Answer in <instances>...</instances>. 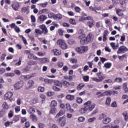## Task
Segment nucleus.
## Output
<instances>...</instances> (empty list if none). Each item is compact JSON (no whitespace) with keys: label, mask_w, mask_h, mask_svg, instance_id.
<instances>
[{"label":"nucleus","mask_w":128,"mask_h":128,"mask_svg":"<svg viewBox=\"0 0 128 128\" xmlns=\"http://www.w3.org/2000/svg\"><path fill=\"white\" fill-rule=\"evenodd\" d=\"M84 106H86L84 108H82L80 110L81 112H86L88 110L92 112L94 108H96V104H92V101H88L84 104Z\"/></svg>","instance_id":"nucleus-1"},{"label":"nucleus","mask_w":128,"mask_h":128,"mask_svg":"<svg viewBox=\"0 0 128 128\" xmlns=\"http://www.w3.org/2000/svg\"><path fill=\"white\" fill-rule=\"evenodd\" d=\"M28 8L26 7H24L22 9V12L23 14H28Z\"/></svg>","instance_id":"nucleus-25"},{"label":"nucleus","mask_w":128,"mask_h":128,"mask_svg":"<svg viewBox=\"0 0 128 128\" xmlns=\"http://www.w3.org/2000/svg\"><path fill=\"white\" fill-rule=\"evenodd\" d=\"M87 24L88 25L89 28H92V26H94V21L90 18V20H89V21L87 22Z\"/></svg>","instance_id":"nucleus-11"},{"label":"nucleus","mask_w":128,"mask_h":128,"mask_svg":"<svg viewBox=\"0 0 128 128\" xmlns=\"http://www.w3.org/2000/svg\"><path fill=\"white\" fill-rule=\"evenodd\" d=\"M28 112H36V109H34L33 108H29V110H28Z\"/></svg>","instance_id":"nucleus-53"},{"label":"nucleus","mask_w":128,"mask_h":128,"mask_svg":"<svg viewBox=\"0 0 128 128\" xmlns=\"http://www.w3.org/2000/svg\"><path fill=\"white\" fill-rule=\"evenodd\" d=\"M70 62H72V64H76L78 62V60L74 58H71Z\"/></svg>","instance_id":"nucleus-55"},{"label":"nucleus","mask_w":128,"mask_h":128,"mask_svg":"<svg viewBox=\"0 0 128 128\" xmlns=\"http://www.w3.org/2000/svg\"><path fill=\"white\" fill-rule=\"evenodd\" d=\"M112 92L110 90L106 91L102 93V96H112Z\"/></svg>","instance_id":"nucleus-21"},{"label":"nucleus","mask_w":128,"mask_h":128,"mask_svg":"<svg viewBox=\"0 0 128 128\" xmlns=\"http://www.w3.org/2000/svg\"><path fill=\"white\" fill-rule=\"evenodd\" d=\"M57 44L62 50H66L68 48V44H66V42L64 40H59L57 41Z\"/></svg>","instance_id":"nucleus-4"},{"label":"nucleus","mask_w":128,"mask_h":128,"mask_svg":"<svg viewBox=\"0 0 128 128\" xmlns=\"http://www.w3.org/2000/svg\"><path fill=\"white\" fill-rule=\"evenodd\" d=\"M66 98H67V100H74V96L68 95L66 96Z\"/></svg>","instance_id":"nucleus-28"},{"label":"nucleus","mask_w":128,"mask_h":128,"mask_svg":"<svg viewBox=\"0 0 128 128\" xmlns=\"http://www.w3.org/2000/svg\"><path fill=\"white\" fill-rule=\"evenodd\" d=\"M110 120H112L110 118H107L102 120V122L104 124H110Z\"/></svg>","instance_id":"nucleus-20"},{"label":"nucleus","mask_w":128,"mask_h":128,"mask_svg":"<svg viewBox=\"0 0 128 128\" xmlns=\"http://www.w3.org/2000/svg\"><path fill=\"white\" fill-rule=\"evenodd\" d=\"M56 112V109L54 107H52L50 110V112Z\"/></svg>","instance_id":"nucleus-63"},{"label":"nucleus","mask_w":128,"mask_h":128,"mask_svg":"<svg viewBox=\"0 0 128 128\" xmlns=\"http://www.w3.org/2000/svg\"><path fill=\"white\" fill-rule=\"evenodd\" d=\"M39 60H41L42 64H46V62H50V59L46 58H39Z\"/></svg>","instance_id":"nucleus-16"},{"label":"nucleus","mask_w":128,"mask_h":128,"mask_svg":"<svg viewBox=\"0 0 128 128\" xmlns=\"http://www.w3.org/2000/svg\"><path fill=\"white\" fill-rule=\"evenodd\" d=\"M44 82L46 84H52V82H54V80L52 79H45Z\"/></svg>","instance_id":"nucleus-30"},{"label":"nucleus","mask_w":128,"mask_h":128,"mask_svg":"<svg viewBox=\"0 0 128 128\" xmlns=\"http://www.w3.org/2000/svg\"><path fill=\"white\" fill-rule=\"evenodd\" d=\"M80 44H88V41L86 40V37L82 38L80 40Z\"/></svg>","instance_id":"nucleus-12"},{"label":"nucleus","mask_w":128,"mask_h":128,"mask_svg":"<svg viewBox=\"0 0 128 128\" xmlns=\"http://www.w3.org/2000/svg\"><path fill=\"white\" fill-rule=\"evenodd\" d=\"M40 6H42V8H46V6H48V2H46L44 3H42L39 4Z\"/></svg>","instance_id":"nucleus-45"},{"label":"nucleus","mask_w":128,"mask_h":128,"mask_svg":"<svg viewBox=\"0 0 128 128\" xmlns=\"http://www.w3.org/2000/svg\"><path fill=\"white\" fill-rule=\"evenodd\" d=\"M54 56H60L62 54V52L60 51V50H58L56 49H54L53 50Z\"/></svg>","instance_id":"nucleus-22"},{"label":"nucleus","mask_w":128,"mask_h":128,"mask_svg":"<svg viewBox=\"0 0 128 128\" xmlns=\"http://www.w3.org/2000/svg\"><path fill=\"white\" fill-rule=\"evenodd\" d=\"M42 34H46L48 32V28H45L43 30H42Z\"/></svg>","instance_id":"nucleus-56"},{"label":"nucleus","mask_w":128,"mask_h":128,"mask_svg":"<svg viewBox=\"0 0 128 128\" xmlns=\"http://www.w3.org/2000/svg\"><path fill=\"white\" fill-rule=\"evenodd\" d=\"M68 44H70V46H72V45L74 44H76V41H74V40L72 39H69L68 40Z\"/></svg>","instance_id":"nucleus-29"},{"label":"nucleus","mask_w":128,"mask_h":128,"mask_svg":"<svg viewBox=\"0 0 128 128\" xmlns=\"http://www.w3.org/2000/svg\"><path fill=\"white\" fill-rule=\"evenodd\" d=\"M126 50H128V48H126L124 46H122L119 48L117 52V54H124V52Z\"/></svg>","instance_id":"nucleus-6"},{"label":"nucleus","mask_w":128,"mask_h":128,"mask_svg":"<svg viewBox=\"0 0 128 128\" xmlns=\"http://www.w3.org/2000/svg\"><path fill=\"white\" fill-rule=\"evenodd\" d=\"M76 52L80 54H84L87 50H88V47L86 46H81L77 47L76 49Z\"/></svg>","instance_id":"nucleus-2"},{"label":"nucleus","mask_w":128,"mask_h":128,"mask_svg":"<svg viewBox=\"0 0 128 128\" xmlns=\"http://www.w3.org/2000/svg\"><path fill=\"white\" fill-rule=\"evenodd\" d=\"M122 10L118 8L116 10V14H118V16H124V13H122Z\"/></svg>","instance_id":"nucleus-13"},{"label":"nucleus","mask_w":128,"mask_h":128,"mask_svg":"<svg viewBox=\"0 0 128 128\" xmlns=\"http://www.w3.org/2000/svg\"><path fill=\"white\" fill-rule=\"evenodd\" d=\"M90 18H92L90 16L84 17V16H82L81 17V19L82 20H90Z\"/></svg>","instance_id":"nucleus-51"},{"label":"nucleus","mask_w":128,"mask_h":128,"mask_svg":"<svg viewBox=\"0 0 128 128\" xmlns=\"http://www.w3.org/2000/svg\"><path fill=\"white\" fill-rule=\"evenodd\" d=\"M82 78H83L84 82H88L90 77L88 76H83Z\"/></svg>","instance_id":"nucleus-44"},{"label":"nucleus","mask_w":128,"mask_h":128,"mask_svg":"<svg viewBox=\"0 0 128 128\" xmlns=\"http://www.w3.org/2000/svg\"><path fill=\"white\" fill-rule=\"evenodd\" d=\"M62 84H63L64 86H70V82L66 81L64 80H62Z\"/></svg>","instance_id":"nucleus-26"},{"label":"nucleus","mask_w":128,"mask_h":128,"mask_svg":"<svg viewBox=\"0 0 128 128\" xmlns=\"http://www.w3.org/2000/svg\"><path fill=\"white\" fill-rule=\"evenodd\" d=\"M76 100L78 104H82V99L80 98H77Z\"/></svg>","instance_id":"nucleus-41"},{"label":"nucleus","mask_w":128,"mask_h":128,"mask_svg":"<svg viewBox=\"0 0 128 128\" xmlns=\"http://www.w3.org/2000/svg\"><path fill=\"white\" fill-rule=\"evenodd\" d=\"M56 122L58 124H60L61 126H64V124H66V118H64V116L60 117L59 120H56Z\"/></svg>","instance_id":"nucleus-5"},{"label":"nucleus","mask_w":128,"mask_h":128,"mask_svg":"<svg viewBox=\"0 0 128 128\" xmlns=\"http://www.w3.org/2000/svg\"><path fill=\"white\" fill-rule=\"evenodd\" d=\"M66 109L68 110V112H74V109L70 108V104H66Z\"/></svg>","instance_id":"nucleus-24"},{"label":"nucleus","mask_w":128,"mask_h":128,"mask_svg":"<svg viewBox=\"0 0 128 128\" xmlns=\"http://www.w3.org/2000/svg\"><path fill=\"white\" fill-rule=\"evenodd\" d=\"M12 7L14 10H18L20 8V4L18 2L14 3L12 5Z\"/></svg>","instance_id":"nucleus-9"},{"label":"nucleus","mask_w":128,"mask_h":128,"mask_svg":"<svg viewBox=\"0 0 128 128\" xmlns=\"http://www.w3.org/2000/svg\"><path fill=\"white\" fill-rule=\"evenodd\" d=\"M30 18H31L32 22H36V17H34V16L32 15L30 16Z\"/></svg>","instance_id":"nucleus-61"},{"label":"nucleus","mask_w":128,"mask_h":128,"mask_svg":"<svg viewBox=\"0 0 128 128\" xmlns=\"http://www.w3.org/2000/svg\"><path fill=\"white\" fill-rule=\"evenodd\" d=\"M86 39L87 40V42H91L94 40V36L92 34H89L86 37Z\"/></svg>","instance_id":"nucleus-8"},{"label":"nucleus","mask_w":128,"mask_h":128,"mask_svg":"<svg viewBox=\"0 0 128 128\" xmlns=\"http://www.w3.org/2000/svg\"><path fill=\"white\" fill-rule=\"evenodd\" d=\"M74 10L76 12H80V8L78 6H76L74 8Z\"/></svg>","instance_id":"nucleus-58"},{"label":"nucleus","mask_w":128,"mask_h":128,"mask_svg":"<svg viewBox=\"0 0 128 128\" xmlns=\"http://www.w3.org/2000/svg\"><path fill=\"white\" fill-rule=\"evenodd\" d=\"M53 90L54 92H60V88L56 87V86H53Z\"/></svg>","instance_id":"nucleus-54"},{"label":"nucleus","mask_w":128,"mask_h":128,"mask_svg":"<svg viewBox=\"0 0 128 128\" xmlns=\"http://www.w3.org/2000/svg\"><path fill=\"white\" fill-rule=\"evenodd\" d=\"M24 82L22 80L17 82L14 85V88L15 90H19L21 88H22L24 86Z\"/></svg>","instance_id":"nucleus-3"},{"label":"nucleus","mask_w":128,"mask_h":128,"mask_svg":"<svg viewBox=\"0 0 128 128\" xmlns=\"http://www.w3.org/2000/svg\"><path fill=\"white\" fill-rule=\"evenodd\" d=\"M70 22L71 24H76V20L72 18L70 19Z\"/></svg>","instance_id":"nucleus-47"},{"label":"nucleus","mask_w":128,"mask_h":128,"mask_svg":"<svg viewBox=\"0 0 128 128\" xmlns=\"http://www.w3.org/2000/svg\"><path fill=\"white\" fill-rule=\"evenodd\" d=\"M112 100V99H110V97H108L106 100V106H110V102Z\"/></svg>","instance_id":"nucleus-33"},{"label":"nucleus","mask_w":128,"mask_h":128,"mask_svg":"<svg viewBox=\"0 0 128 128\" xmlns=\"http://www.w3.org/2000/svg\"><path fill=\"white\" fill-rule=\"evenodd\" d=\"M122 78H116L115 79L114 82H122Z\"/></svg>","instance_id":"nucleus-48"},{"label":"nucleus","mask_w":128,"mask_h":128,"mask_svg":"<svg viewBox=\"0 0 128 128\" xmlns=\"http://www.w3.org/2000/svg\"><path fill=\"white\" fill-rule=\"evenodd\" d=\"M5 76H14V73H6L5 74Z\"/></svg>","instance_id":"nucleus-43"},{"label":"nucleus","mask_w":128,"mask_h":128,"mask_svg":"<svg viewBox=\"0 0 128 128\" xmlns=\"http://www.w3.org/2000/svg\"><path fill=\"white\" fill-rule=\"evenodd\" d=\"M78 120L79 122H84L85 120V118H84V117L81 116V117H80L78 118Z\"/></svg>","instance_id":"nucleus-59"},{"label":"nucleus","mask_w":128,"mask_h":128,"mask_svg":"<svg viewBox=\"0 0 128 128\" xmlns=\"http://www.w3.org/2000/svg\"><path fill=\"white\" fill-rule=\"evenodd\" d=\"M2 108H5V110H8V105L6 102H4L2 104Z\"/></svg>","instance_id":"nucleus-35"},{"label":"nucleus","mask_w":128,"mask_h":128,"mask_svg":"<svg viewBox=\"0 0 128 128\" xmlns=\"http://www.w3.org/2000/svg\"><path fill=\"white\" fill-rule=\"evenodd\" d=\"M21 78L24 80H30V77L28 75L27 76H21Z\"/></svg>","instance_id":"nucleus-36"},{"label":"nucleus","mask_w":128,"mask_h":128,"mask_svg":"<svg viewBox=\"0 0 128 128\" xmlns=\"http://www.w3.org/2000/svg\"><path fill=\"white\" fill-rule=\"evenodd\" d=\"M12 96V92H8L6 94H5L4 96V100H8V98H10Z\"/></svg>","instance_id":"nucleus-10"},{"label":"nucleus","mask_w":128,"mask_h":128,"mask_svg":"<svg viewBox=\"0 0 128 128\" xmlns=\"http://www.w3.org/2000/svg\"><path fill=\"white\" fill-rule=\"evenodd\" d=\"M58 34L60 36H64V31L62 30V29H59L58 30Z\"/></svg>","instance_id":"nucleus-60"},{"label":"nucleus","mask_w":128,"mask_h":128,"mask_svg":"<svg viewBox=\"0 0 128 128\" xmlns=\"http://www.w3.org/2000/svg\"><path fill=\"white\" fill-rule=\"evenodd\" d=\"M108 31L107 30H104L103 34V42H106V40H108V38L106 37L108 36Z\"/></svg>","instance_id":"nucleus-14"},{"label":"nucleus","mask_w":128,"mask_h":128,"mask_svg":"<svg viewBox=\"0 0 128 128\" xmlns=\"http://www.w3.org/2000/svg\"><path fill=\"white\" fill-rule=\"evenodd\" d=\"M64 78L65 80H68L70 81L72 80V76H64Z\"/></svg>","instance_id":"nucleus-40"},{"label":"nucleus","mask_w":128,"mask_h":128,"mask_svg":"<svg viewBox=\"0 0 128 128\" xmlns=\"http://www.w3.org/2000/svg\"><path fill=\"white\" fill-rule=\"evenodd\" d=\"M54 16H56V14L54 13H48V18H54Z\"/></svg>","instance_id":"nucleus-46"},{"label":"nucleus","mask_w":128,"mask_h":128,"mask_svg":"<svg viewBox=\"0 0 128 128\" xmlns=\"http://www.w3.org/2000/svg\"><path fill=\"white\" fill-rule=\"evenodd\" d=\"M54 84L57 86H58L59 88H62V83L60 81L55 80L54 82Z\"/></svg>","instance_id":"nucleus-18"},{"label":"nucleus","mask_w":128,"mask_h":128,"mask_svg":"<svg viewBox=\"0 0 128 128\" xmlns=\"http://www.w3.org/2000/svg\"><path fill=\"white\" fill-rule=\"evenodd\" d=\"M123 90L125 91V94L128 92V86H126V84H124L123 85Z\"/></svg>","instance_id":"nucleus-34"},{"label":"nucleus","mask_w":128,"mask_h":128,"mask_svg":"<svg viewBox=\"0 0 128 128\" xmlns=\"http://www.w3.org/2000/svg\"><path fill=\"white\" fill-rule=\"evenodd\" d=\"M40 98L42 100V102H44V100H46V96L44 94H42L40 96Z\"/></svg>","instance_id":"nucleus-62"},{"label":"nucleus","mask_w":128,"mask_h":128,"mask_svg":"<svg viewBox=\"0 0 128 128\" xmlns=\"http://www.w3.org/2000/svg\"><path fill=\"white\" fill-rule=\"evenodd\" d=\"M104 68H110V67L112 66V64L110 63H106L104 65Z\"/></svg>","instance_id":"nucleus-37"},{"label":"nucleus","mask_w":128,"mask_h":128,"mask_svg":"<svg viewBox=\"0 0 128 128\" xmlns=\"http://www.w3.org/2000/svg\"><path fill=\"white\" fill-rule=\"evenodd\" d=\"M112 108H116L118 106V104H116V102H114L111 104Z\"/></svg>","instance_id":"nucleus-57"},{"label":"nucleus","mask_w":128,"mask_h":128,"mask_svg":"<svg viewBox=\"0 0 128 128\" xmlns=\"http://www.w3.org/2000/svg\"><path fill=\"white\" fill-rule=\"evenodd\" d=\"M68 66H64L63 67V70H64V72H68Z\"/></svg>","instance_id":"nucleus-64"},{"label":"nucleus","mask_w":128,"mask_h":128,"mask_svg":"<svg viewBox=\"0 0 128 128\" xmlns=\"http://www.w3.org/2000/svg\"><path fill=\"white\" fill-rule=\"evenodd\" d=\"M54 20H56V18L60 20L61 18H62V16L60 14H57L54 16Z\"/></svg>","instance_id":"nucleus-27"},{"label":"nucleus","mask_w":128,"mask_h":128,"mask_svg":"<svg viewBox=\"0 0 128 128\" xmlns=\"http://www.w3.org/2000/svg\"><path fill=\"white\" fill-rule=\"evenodd\" d=\"M84 84L80 83L77 86V90H82V88H84Z\"/></svg>","instance_id":"nucleus-23"},{"label":"nucleus","mask_w":128,"mask_h":128,"mask_svg":"<svg viewBox=\"0 0 128 128\" xmlns=\"http://www.w3.org/2000/svg\"><path fill=\"white\" fill-rule=\"evenodd\" d=\"M58 106V102H56V100H52L50 104V106H51V108H56V106Z\"/></svg>","instance_id":"nucleus-17"},{"label":"nucleus","mask_w":128,"mask_h":128,"mask_svg":"<svg viewBox=\"0 0 128 128\" xmlns=\"http://www.w3.org/2000/svg\"><path fill=\"white\" fill-rule=\"evenodd\" d=\"M30 119L32 120L33 122H36V120H38V118L34 114H32L30 116Z\"/></svg>","instance_id":"nucleus-32"},{"label":"nucleus","mask_w":128,"mask_h":128,"mask_svg":"<svg viewBox=\"0 0 128 128\" xmlns=\"http://www.w3.org/2000/svg\"><path fill=\"white\" fill-rule=\"evenodd\" d=\"M20 38H22V40L23 41L24 44H28V42H26V39L24 37L22 36H20Z\"/></svg>","instance_id":"nucleus-39"},{"label":"nucleus","mask_w":128,"mask_h":128,"mask_svg":"<svg viewBox=\"0 0 128 128\" xmlns=\"http://www.w3.org/2000/svg\"><path fill=\"white\" fill-rule=\"evenodd\" d=\"M35 34H36L35 35L36 38H38V34L41 36V34H42V30H40L38 28V29L35 30Z\"/></svg>","instance_id":"nucleus-15"},{"label":"nucleus","mask_w":128,"mask_h":128,"mask_svg":"<svg viewBox=\"0 0 128 128\" xmlns=\"http://www.w3.org/2000/svg\"><path fill=\"white\" fill-rule=\"evenodd\" d=\"M28 66H35L36 64V62L32 60H29L28 62Z\"/></svg>","instance_id":"nucleus-31"},{"label":"nucleus","mask_w":128,"mask_h":128,"mask_svg":"<svg viewBox=\"0 0 128 128\" xmlns=\"http://www.w3.org/2000/svg\"><path fill=\"white\" fill-rule=\"evenodd\" d=\"M96 96H97V98H102V96H102V93L100 92H98L96 94Z\"/></svg>","instance_id":"nucleus-38"},{"label":"nucleus","mask_w":128,"mask_h":128,"mask_svg":"<svg viewBox=\"0 0 128 128\" xmlns=\"http://www.w3.org/2000/svg\"><path fill=\"white\" fill-rule=\"evenodd\" d=\"M34 82L32 80H29L28 82V86L26 88V90H30L31 88L34 86Z\"/></svg>","instance_id":"nucleus-7"},{"label":"nucleus","mask_w":128,"mask_h":128,"mask_svg":"<svg viewBox=\"0 0 128 128\" xmlns=\"http://www.w3.org/2000/svg\"><path fill=\"white\" fill-rule=\"evenodd\" d=\"M38 90L40 92H44V88L40 86L38 88Z\"/></svg>","instance_id":"nucleus-52"},{"label":"nucleus","mask_w":128,"mask_h":128,"mask_svg":"<svg viewBox=\"0 0 128 128\" xmlns=\"http://www.w3.org/2000/svg\"><path fill=\"white\" fill-rule=\"evenodd\" d=\"M122 115L124 118V120H128V113H123Z\"/></svg>","instance_id":"nucleus-49"},{"label":"nucleus","mask_w":128,"mask_h":128,"mask_svg":"<svg viewBox=\"0 0 128 128\" xmlns=\"http://www.w3.org/2000/svg\"><path fill=\"white\" fill-rule=\"evenodd\" d=\"M54 92H48L46 93V95L48 96H54Z\"/></svg>","instance_id":"nucleus-50"},{"label":"nucleus","mask_w":128,"mask_h":128,"mask_svg":"<svg viewBox=\"0 0 128 128\" xmlns=\"http://www.w3.org/2000/svg\"><path fill=\"white\" fill-rule=\"evenodd\" d=\"M46 20V16L44 14H42L38 18V20H40V22H44Z\"/></svg>","instance_id":"nucleus-19"},{"label":"nucleus","mask_w":128,"mask_h":128,"mask_svg":"<svg viewBox=\"0 0 128 128\" xmlns=\"http://www.w3.org/2000/svg\"><path fill=\"white\" fill-rule=\"evenodd\" d=\"M48 10L46 8L43 9L40 11L39 14H44V12H48Z\"/></svg>","instance_id":"nucleus-42"}]
</instances>
